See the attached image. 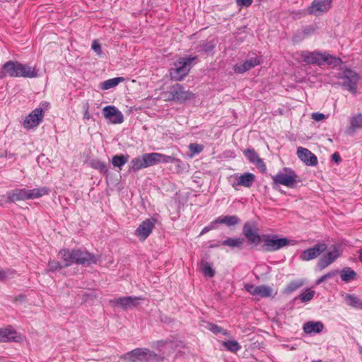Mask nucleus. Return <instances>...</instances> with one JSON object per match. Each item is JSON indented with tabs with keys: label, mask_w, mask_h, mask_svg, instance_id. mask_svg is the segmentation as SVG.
<instances>
[{
	"label": "nucleus",
	"mask_w": 362,
	"mask_h": 362,
	"mask_svg": "<svg viewBox=\"0 0 362 362\" xmlns=\"http://www.w3.org/2000/svg\"><path fill=\"white\" fill-rule=\"evenodd\" d=\"M260 64V60L257 57H251L246 59L242 64H237L233 66V70L236 74H243L247 71L255 67Z\"/></svg>",
	"instance_id": "obj_21"
},
{
	"label": "nucleus",
	"mask_w": 362,
	"mask_h": 362,
	"mask_svg": "<svg viewBox=\"0 0 362 362\" xmlns=\"http://www.w3.org/2000/svg\"><path fill=\"white\" fill-rule=\"evenodd\" d=\"M177 167H180L182 164H177V163H175Z\"/></svg>",
	"instance_id": "obj_63"
},
{
	"label": "nucleus",
	"mask_w": 362,
	"mask_h": 362,
	"mask_svg": "<svg viewBox=\"0 0 362 362\" xmlns=\"http://www.w3.org/2000/svg\"><path fill=\"white\" fill-rule=\"evenodd\" d=\"M104 117L112 124H121L124 121L123 114L113 105L105 106L103 109Z\"/></svg>",
	"instance_id": "obj_14"
},
{
	"label": "nucleus",
	"mask_w": 362,
	"mask_h": 362,
	"mask_svg": "<svg viewBox=\"0 0 362 362\" xmlns=\"http://www.w3.org/2000/svg\"><path fill=\"white\" fill-rule=\"evenodd\" d=\"M8 193V199L11 203L18 201L28 200L27 189L25 188H16L12 190H9Z\"/></svg>",
	"instance_id": "obj_26"
},
{
	"label": "nucleus",
	"mask_w": 362,
	"mask_h": 362,
	"mask_svg": "<svg viewBox=\"0 0 362 362\" xmlns=\"http://www.w3.org/2000/svg\"><path fill=\"white\" fill-rule=\"evenodd\" d=\"M244 288L245 291L252 296H257L259 286H255L251 284H245Z\"/></svg>",
	"instance_id": "obj_45"
},
{
	"label": "nucleus",
	"mask_w": 362,
	"mask_h": 362,
	"mask_svg": "<svg viewBox=\"0 0 362 362\" xmlns=\"http://www.w3.org/2000/svg\"><path fill=\"white\" fill-rule=\"evenodd\" d=\"M19 70V77L30 78L37 76L39 71L35 67H32L28 64H22L21 62Z\"/></svg>",
	"instance_id": "obj_27"
},
{
	"label": "nucleus",
	"mask_w": 362,
	"mask_h": 362,
	"mask_svg": "<svg viewBox=\"0 0 362 362\" xmlns=\"http://www.w3.org/2000/svg\"><path fill=\"white\" fill-rule=\"evenodd\" d=\"M327 248V245L324 243H318L315 244L313 247L308 248L303 250L300 256L299 259L301 261H310L317 258L320 256L323 252H325Z\"/></svg>",
	"instance_id": "obj_9"
},
{
	"label": "nucleus",
	"mask_w": 362,
	"mask_h": 362,
	"mask_svg": "<svg viewBox=\"0 0 362 362\" xmlns=\"http://www.w3.org/2000/svg\"><path fill=\"white\" fill-rule=\"evenodd\" d=\"M244 238H228L225 240L221 242L223 245L228 246L230 248H238L243 249V246L244 244Z\"/></svg>",
	"instance_id": "obj_33"
},
{
	"label": "nucleus",
	"mask_w": 362,
	"mask_h": 362,
	"mask_svg": "<svg viewBox=\"0 0 362 362\" xmlns=\"http://www.w3.org/2000/svg\"><path fill=\"white\" fill-rule=\"evenodd\" d=\"M59 255L64 262V267L73 264L90 266L96 264L100 259V255H95L83 248L62 249Z\"/></svg>",
	"instance_id": "obj_1"
},
{
	"label": "nucleus",
	"mask_w": 362,
	"mask_h": 362,
	"mask_svg": "<svg viewBox=\"0 0 362 362\" xmlns=\"http://www.w3.org/2000/svg\"><path fill=\"white\" fill-rule=\"evenodd\" d=\"M6 277V274L4 271L0 270V280H4Z\"/></svg>",
	"instance_id": "obj_60"
},
{
	"label": "nucleus",
	"mask_w": 362,
	"mask_h": 362,
	"mask_svg": "<svg viewBox=\"0 0 362 362\" xmlns=\"http://www.w3.org/2000/svg\"><path fill=\"white\" fill-rule=\"evenodd\" d=\"M332 0H313L311 5L308 8L309 14L320 16L327 12L331 7Z\"/></svg>",
	"instance_id": "obj_17"
},
{
	"label": "nucleus",
	"mask_w": 362,
	"mask_h": 362,
	"mask_svg": "<svg viewBox=\"0 0 362 362\" xmlns=\"http://www.w3.org/2000/svg\"><path fill=\"white\" fill-rule=\"evenodd\" d=\"M6 158L11 159L14 158L15 159V154L12 153H6Z\"/></svg>",
	"instance_id": "obj_59"
},
{
	"label": "nucleus",
	"mask_w": 362,
	"mask_h": 362,
	"mask_svg": "<svg viewBox=\"0 0 362 362\" xmlns=\"http://www.w3.org/2000/svg\"><path fill=\"white\" fill-rule=\"evenodd\" d=\"M165 343H166V341H158V346H163V345H164Z\"/></svg>",
	"instance_id": "obj_62"
},
{
	"label": "nucleus",
	"mask_w": 362,
	"mask_h": 362,
	"mask_svg": "<svg viewBox=\"0 0 362 362\" xmlns=\"http://www.w3.org/2000/svg\"><path fill=\"white\" fill-rule=\"evenodd\" d=\"M189 151L193 154H199V153H201L203 151L204 146L201 144L194 143V144H189Z\"/></svg>",
	"instance_id": "obj_47"
},
{
	"label": "nucleus",
	"mask_w": 362,
	"mask_h": 362,
	"mask_svg": "<svg viewBox=\"0 0 362 362\" xmlns=\"http://www.w3.org/2000/svg\"><path fill=\"white\" fill-rule=\"evenodd\" d=\"M236 3L240 6L248 7L252 4V0H236Z\"/></svg>",
	"instance_id": "obj_51"
},
{
	"label": "nucleus",
	"mask_w": 362,
	"mask_h": 362,
	"mask_svg": "<svg viewBox=\"0 0 362 362\" xmlns=\"http://www.w3.org/2000/svg\"><path fill=\"white\" fill-rule=\"evenodd\" d=\"M91 47L97 54L100 55L102 54L101 45L97 41L94 40L93 42Z\"/></svg>",
	"instance_id": "obj_49"
},
{
	"label": "nucleus",
	"mask_w": 362,
	"mask_h": 362,
	"mask_svg": "<svg viewBox=\"0 0 362 362\" xmlns=\"http://www.w3.org/2000/svg\"><path fill=\"white\" fill-rule=\"evenodd\" d=\"M140 298L133 296H124L110 300L109 303L112 306L119 307L123 310H127L136 307Z\"/></svg>",
	"instance_id": "obj_15"
},
{
	"label": "nucleus",
	"mask_w": 362,
	"mask_h": 362,
	"mask_svg": "<svg viewBox=\"0 0 362 362\" xmlns=\"http://www.w3.org/2000/svg\"><path fill=\"white\" fill-rule=\"evenodd\" d=\"M341 255L338 247L334 246L332 250L324 255L317 262V267L320 270H323L329 265L333 263Z\"/></svg>",
	"instance_id": "obj_13"
},
{
	"label": "nucleus",
	"mask_w": 362,
	"mask_h": 362,
	"mask_svg": "<svg viewBox=\"0 0 362 362\" xmlns=\"http://www.w3.org/2000/svg\"><path fill=\"white\" fill-rule=\"evenodd\" d=\"M300 56L303 62L308 64L321 66L327 64L330 66H337L343 62L340 57L331 55L325 52L304 50L300 52Z\"/></svg>",
	"instance_id": "obj_2"
},
{
	"label": "nucleus",
	"mask_w": 362,
	"mask_h": 362,
	"mask_svg": "<svg viewBox=\"0 0 362 362\" xmlns=\"http://www.w3.org/2000/svg\"><path fill=\"white\" fill-rule=\"evenodd\" d=\"M150 166H153L151 153H144L141 156L136 157L130 161L128 172H137Z\"/></svg>",
	"instance_id": "obj_8"
},
{
	"label": "nucleus",
	"mask_w": 362,
	"mask_h": 362,
	"mask_svg": "<svg viewBox=\"0 0 362 362\" xmlns=\"http://www.w3.org/2000/svg\"><path fill=\"white\" fill-rule=\"evenodd\" d=\"M357 273L351 268L346 267L340 272V277L343 282L349 283L357 279Z\"/></svg>",
	"instance_id": "obj_31"
},
{
	"label": "nucleus",
	"mask_w": 362,
	"mask_h": 362,
	"mask_svg": "<svg viewBox=\"0 0 362 362\" xmlns=\"http://www.w3.org/2000/svg\"><path fill=\"white\" fill-rule=\"evenodd\" d=\"M261 247L264 252H274L288 245H296L298 242L286 238H278L276 235L264 234Z\"/></svg>",
	"instance_id": "obj_4"
},
{
	"label": "nucleus",
	"mask_w": 362,
	"mask_h": 362,
	"mask_svg": "<svg viewBox=\"0 0 362 362\" xmlns=\"http://www.w3.org/2000/svg\"><path fill=\"white\" fill-rule=\"evenodd\" d=\"M332 160L337 163H339L341 160V157L337 152H335L332 155Z\"/></svg>",
	"instance_id": "obj_54"
},
{
	"label": "nucleus",
	"mask_w": 362,
	"mask_h": 362,
	"mask_svg": "<svg viewBox=\"0 0 362 362\" xmlns=\"http://www.w3.org/2000/svg\"><path fill=\"white\" fill-rule=\"evenodd\" d=\"M243 155L250 163L255 164L262 173H264L267 171L265 163L263 160L259 157L258 154L253 148H247L244 150Z\"/></svg>",
	"instance_id": "obj_19"
},
{
	"label": "nucleus",
	"mask_w": 362,
	"mask_h": 362,
	"mask_svg": "<svg viewBox=\"0 0 362 362\" xmlns=\"http://www.w3.org/2000/svg\"><path fill=\"white\" fill-rule=\"evenodd\" d=\"M43 116L42 109L35 108L25 119L23 127L28 129L37 127L42 122Z\"/></svg>",
	"instance_id": "obj_18"
},
{
	"label": "nucleus",
	"mask_w": 362,
	"mask_h": 362,
	"mask_svg": "<svg viewBox=\"0 0 362 362\" xmlns=\"http://www.w3.org/2000/svg\"><path fill=\"white\" fill-rule=\"evenodd\" d=\"M237 182L232 185L233 187L236 189L237 186H243L247 188H250L252 186L255 180V175L252 173H244L243 174L238 175H236Z\"/></svg>",
	"instance_id": "obj_22"
},
{
	"label": "nucleus",
	"mask_w": 362,
	"mask_h": 362,
	"mask_svg": "<svg viewBox=\"0 0 362 362\" xmlns=\"http://www.w3.org/2000/svg\"><path fill=\"white\" fill-rule=\"evenodd\" d=\"M273 187L277 185H284L289 188H293L296 184L300 182L299 176L290 168H284L282 171L272 176Z\"/></svg>",
	"instance_id": "obj_5"
},
{
	"label": "nucleus",
	"mask_w": 362,
	"mask_h": 362,
	"mask_svg": "<svg viewBox=\"0 0 362 362\" xmlns=\"http://www.w3.org/2000/svg\"><path fill=\"white\" fill-rule=\"evenodd\" d=\"M350 125L347 129L349 134H354L357 129H362V113H357L350 117Z\"/></svg>",
	"instance_id": "obj_28"
},
{
	"label": "nucleus",
	"mask_w": 362,
	"mask_h": 362,
	"mask_svg": "<svg viewBox=\"0 0 362 362\" xmlns=\"http://www.w3.org/2000/svg\"><path fill=\"white\" fill-rule=\"evenodd\" d=\"M345 299L347 304L350 306L362 310V300L358 297L347 294Z\"/></svg>",
	"instance_id": "obj_37"
},
{
	"label": "nucleus",
	"mask_w": 362,
	"mask_h": 362,
	"mask_svg": "<svg viewBox=\"0 0 362 362\" xmlns=\"http://www.w3.org/2000/svg\"><path fill=\"white\" fill-rule=\"evenodd\" d=\"M156 223V219L154 218L144 220L135 230V235L137 236L140 240H145L152 233Z\"/></svg>",
	"instance_id": "obj_11"
},
{
	"label": "nucleus",
	"mask_w": 362,
	"mask_h": 362,
	"mask_svg": "<svg viewBox=\"0 0 362 362\" xmlns=\"http://www.w3.org/2000/svg\"><path fill=\"white\" fill-rule=\"evenodd\" d=\"M148 349L136 348L120 356L121 359L129 362H146Z\"/></svg>",
	"instance_id": "obj_12"
},
{
	"label": "nucleus",
	"mask_w": 362,
	"mask_h": 362,
	"mask_svg": "<svg viewBox=\"0 0 362 362\" xmlns=\"http://www.w3.org/2000/svg\"><path fill=\"white\" fill-rule=\"evenodd\" d=\"M129 158V156L128 154L115 155L112 158V164L114 167L122 169V168L127 163Z\"/></svg>",
	"instance_id": "obj_35"
},
{
	"label": "nucleus",
	"mask_w": 362,
	"mask_h": 362,
	"mask_svg": "<svg viewBox=\"0 0 362 362\" xmlns=\"http://www.w3.org/2000/svg\"><path fill=\"white\" fill-rule=\"evenodd\" d=\"M242 232L243 235L250 245L257 246L262 242L263 235H260L258 233V228L255 221H250L245 222L243 225Z\"/></svg>",
	"instance_id": "obj_7"
},
{
	"label": "nucleus",
	"mask_w": 362,
	"mask_h": 362,
	"mask_svg": "<svg viewBox=\"0 0 362 362\" xmlns=\"http://www.w3.org/2000/svg\"><path fill=\"white\" fill-rule=\"evenodd\" d=\"M124 80V78L123 77H116L110 78L102 82L100 85V87L102 90H108L117 86L120 82H122Z\"/></svg>",
	"instance_id": "obj_34"
},
{
	"label": "nucleus",
	"mask_w": 362,
	"mask_h": 362,
	"mask_svg": "<svg viewBox=\"0 0 362 362\" xmlns=\"http://www.w3.org/2000/svg\"><path fill=\"white\" fill-rule=\"evenodd\" d=\"M50 192V189L46 187H42L39 188H35L33 189H27V198L28 199H38L44 195H47Z\"/></svg>",
	"instance_id": "obj_29"
},
{
	"label": "nucleus",
	"mask_w": 362,
	"mask_h": 362,
	"mask_svg": "<svg viewBox=\"0 0 362 362\" xmlns=\"http://www.w3.org/2000/svg\"><path fill=\"white\" fill-rule=\"evenodd\" d=\"M311 118L315 121H321L325 118V115L320 112H313L311 115Z\"/></svg>",
	"instance_id": "obj_50"
},
{
	"label": "nucleus",
	"mask_w": 362,
	"mask_h": 362,
	"mask_svg": "<svg viewBox=\"0 0 362 362\" xmlns=\"http://www.w3.org/2000/svg\"><path fill=\"white\" fill-rule=\"evenodd\" d=\"M202 271L204 276L208 277H213L215 275V270L210 264L206 262H202Z\"/></svg>",
	"instance_id": "obj_41"
},
{
	"label": "nucleus",
	"mask_w": 362,
	"mask_h": 362,
	"mask_svg": "<svg viewBox=\"0 0 362 362\" xmlns=\"http://www.w3.org/2000/svg\"><path fill=\"white\" fill-rule=\"evenodd\" d=\"M9 193L8 191L5 194L0 196V206H3L6 204H11V201H9Z\"/></svg>",
	"instance_id": "obj_48"
},
{
	"label": "nucleus",
	"mask_w": 362,
	"mask_h": 362,
	"mask_svg": "<svg viewBox=\"0 0 362 362\" xmlns=\"http://www.w3.org/2000/svg\"><path fill=\"white\" fill-rule=\"evenodd\" d=\"M341 74L337 76L339 79L343 80L340 86L353 95H356L358 90V83L359 75L349 67L341 68Z\"/></svg>",
	"instance_id": "obj_6"
},
{
	"label": "nucleus",
	"mask_w": 362,
	"mask_h": 362,
	"mask_svg": "<svg viewBox=\"0 0 362 362\" xmlns=\"http://www.w3.org/2000/svg\"><path fill=\"white\" fill-rule=\"evenodd\" d=\"M209 231H210V228H208V226H205V227L202 230V231H201V233H200L199 235H204V234H205V233H208Z\"/></svg>",
	"instance_id": "obj_58"
},
{
	"label": "nucleus",
	"mask_w": 362,
	"mask_h": 362,
	"mask_svg": "<svg viewBox=\"0 0 362 362\" xmlns=\"http://www.w3.org/2000/svg\"><path fill=\"white\" fill-rule=\"evenodd\" d=\"M326 280H327L326 277L325 276V275H323L316 280L315 284L320 285V284H322V282H324Z\"/></svg>",
	"instance_id": "obj_57"
},
{
	"label": "nucleus",
	"mask_w": 362,
	"mask_h": 362,
	"mask_svg": "<svg viewBox=\"0 0 362 362\" xmlns=\"http://www.w3.org/2000/svg\"><path fill=\"white\" fill-rule=\"evenodd\" d=\"M297 155L298 158L308 166H315L317 165V156L308 149L303 147L297 148Z\"/></svg>",
	"instance_id": "obj_20"
},
{
	"label": "nucleus",
	"mask_w": 362,
	"mask_h": 362,
	"mask_svg": "<svg viewBox=\"0 0 362 362\" xmlns=\"http://www.w3.org/2000/svg\"><path fill=\"white\" fill-rule=\"evenodd\" d=\"M217 222L228 227L235 226L240 223V219L236 215L220 216L217 218Z\"/></svg>",
	"instance_id": "obj_32"
},
{
	"label": "nucleus",
	"mask_w": 362,
	"mask_h": 362,
	"mask_svg": "<svg viewBox=\"0 0 362 362\" xmlns=\"http://www.w3.org/2000/svg\"><path fill=\"white\" fill-rule=\"evenodd\" d=\"M151 157L153 165L160 163L183 164L182 161L178 158L160 153H151Z\"/></svg>",
	"instance_id": "obj_23"
},
{
	"label": "nucleus",
	"mask_w": 362,
	"mask_h": 362,
	"mask_svg": "<svg viewBox=\"0 0 362 362\" xmlns=\"http://www.w3.org/2000/svg\"><path fill=\"white\" fill-rule=\"evenodd\" d=\"M221 242H222V241H214V240H213V241H209V242L208 243L207 247H208L209 249H212V248H216V247H220L221 245H223L221 244Z\"/></svg>",
	"instance_id": "obj_52"
},
{
	"label": "nucleus",
	"mask_w": 362,
	"mask_h": 362,
	"mask_svg": "<svg viewBox=\"0 0 362 362\" xmlns=\"http://www.w3.org/2000/svg\"><path fill=\"white\" fill-rule=\"evenodd\" d=\"M338 273H339L338 270H332V271H330V272H327V274H325V276L326 277V279L327 280L329 279L334 277Z\"/></svg>",
	"instance_id": "obj_53"
},
{
	"label": "nucleus",
	"mask_w": 362,
	"mask_h": 362,
	"mask_svg": "<svg viewBox=\"0 0 362 362\" xmlns=\"http://www.w3.org/2000/svg\"><path fill=\"white\" fill-rule=\"evenodd\" d=\"M324 329V325L322 322L308 321L303 325V329L305 334L320 333Z\"/></svg>",
	"instance_id": "obj_24"
},
{
	"label": "nucleus",
	"mask_w": 362,
	"mask_h": 362,
	"mask_svg": "<svg viewBox=\"0 0 362 362\" xmlns=\"http://www.w3.org/2000/svg\"><path fill=\"white\" fill-rule=\"evenodd\" d=\"M163 358L155 353L153 351L148 350L146 362H160L163 361Z\"/></svg>",
	"instance_id": "obj_43"
},
{
	"label": "nucleus",
	"mask_w": 362,
	"mask_h": 362,
	"mask_svg": "<svg viewBox=\"0 0 362 362\" xmlns=\"http://www.w3.org/2000/svg\"><path fill=\"white\" fill-rule=\"evenodd\" d=\"M208 329L215 334H223V335L228 334L226 330L223 329L221 327L214 323H209Z\"/></svg>",
	"instance_id": "obj_44"
},
{
	"label": "nucleus",
	"mask_w": 362,
	"mask_h": 362,
	"mask_svg": "<svg viewBox=\"0 0 362 362\" xmlns=\"http://www.w3.org/2000/svg\"><path fill=\"white\" fill-rule=\"evenodd\" d=\"M20 62L18 61H8L0 69V79L8 76L13 78L19 77Z\"/></svg>",
	"instance_id": "obj_16"
},
{
	"label": "nucleus",
	"mask_w": 362,
	"mask_h": 362,
	"mask_svg": "<svg viewBox=\"0 0 362 362\" xmlns=\"http://www.w3.org/2000/svg\"><path fill=\"white\" fill-rule=\"evenodd\" d=\"M273 289L267 285H260L258 288L257 296L261 298H267L272 296Z\"/></svg>",
	"instance_id": "obj_39"
},
{
	"label": "nucleus",
	"mask_w": 362,
	"mask_h": 362,
	"mask_svg": "<svg viewBox=\"0 0 362 362\" xmlns=\"http://www.w3.org/2000/svg\"><path fill=\"white\" fill-rule=\"evenodd\" d=\"M217 224H220L219 222H217V218L214 221L211 222L207 226L210 228V230L214 229Z\"/></svg>",
	"instance_id": "obj_56"
},
{
	"label": "nucleus",
	"mask_w": 362,
	"mask_h": 362,
	"mask_svg": "<svg viewBox=\"0 0 362 362\" xmlns=\"http://www.w3.org/2000/svg\"><path fill=\"white\" fill-rule=\"evenodd\" d=\"M216 43L214 40H205L201 42L194 47V50L199 53L209 54L211 53L216 47Z\"/></svg>",
	"instance_id": "obj_25"
},
{
	"label": "nucleus",
	"mask_w": 362,
	"mask_h": 362,
	"mask_svg": "<svg viewBox=\"0 0 362 362\" xmlns=\"http://www.w3.org/2000/svg\"><path fill=\"white\" fill-rule=\"evenodd\" d=\"M90 166L93 168L98 170L100 173L103 175H106L109 172L108 165L105 163L98 159L93 160L90 162Z\"/></svg>",
	"instance_id": "obj_36"
},
{
	"label": "nucleus",
	"mask_w": 362,
	"mask_h": 362,
	"mask_svg": "<svg viewBox=\"0 0 362 362\" xmlns=\"http://www.w3.org/2000/svg\"><path fill=\"white\" fill-rule=\"evenodd\" d=\"M315 296V291L307 288L305 292L300 294L296 298H299L302 302L311 300Z\"/></svg>",
	"instance_id": "obj_42"
},
{
	"label": "nucleus",
	"mask_w": 362,
	"mask_h": 362,
	"mask_svg": "<svg viewBox=\"0 0 362 362\" xmlns=\"http://www.w3.org/2000/svg\"><path fill=\"white\" fill-rule=\"evenodd\" d=\"M360 352L362 354V349L360 351Z\"/></svg>",
	"instance_id": "obj_64"
},
{
	"label": "nucleus",
	"mask_w": 362,
	"mask_h": 362,
	"mask_svg": "<svg viewBox=\"0 0 362 362\" xmlns=\"http://www.w3.org/2000/svg\"><path fill=\"white\" fill-rule=\"evenodd\" d=\"M222 346L226 348L227 351L233 353H236L241 349V346L236 340H228L223 341Z\"/></svg>",
	"instance_id": "obj_38"
},
{
	"label": "nucleus",
	"mask_w": 362,
	"mask_h": 362,
	"mask_svg": "<svg viewBox=\"0 0 362 362\" xmlns=\"http://www.w3.org/2000/svg\"><path fill=\"white\" fill-rule=\"evenodd\" d=\"M48 267L50 271L54 272L57 269L64 268V264L62 265L59 262L55 260H50L48 262Z\"/></svg>",
	"instance_id": "obj_46"
},
{
	"label": "nucleus",
	"mask_w": 362,
	"mask_h": 362,
	"mask_svg": "<svg viewBox=\"0 0 362 362\" xmlns=\"http://www.w3.org/2000/svg\"><path fill=\"white\" fill-rule=\"evenodd\" d=\"M303 284V282L300 280L292 281H291L285 288V291L287 293H291L301 287Z\"/></svg>",
	"instance_id": "obj_40"
},
{
	"label": "nucleus",
	"mask_w": 362,
	"mask_h": 362,
	"mask_svg": "<svg viewBox=\"0 0 362 362\" xmlns=\"http://www.w3.org/2000/svg\"><path fill=\"white\" fill-rule=\"evenodd\" d=\"M197 56L180 57L175 63L174 67L170 70V76L174 81H182L189 72Z\"/></svg>",
	"instance_id": "obj_3"
},
{
	"label": "nucleus",
	"mask_w": 362,
	"mask_h": 362,
	"mask_svg": "<svg viewBox=\"0 0 362 362\" xmlns=\"http://www.w3.org/2000/svg\"><path fill=\"white\" fill-rule=\"evenodd\" d=\"M168 94L169 100L185 101L192 97V93L185 90L183 86L180 83L172 86Z\"/></svg>",
	"instance_id": "obj_10"
},
{
	"label": "nucleus",
	"mask_w": 362,
	"mask_h": 362,
	"mask_svg": "<svg viewBox=\"0 0 362 362\" xmlns=\"http://www.w3.org/2000/svg\"><path fill=\"white\" fill-rule=\"evenodd\" d=\"M16 332L11 327L6 328H0V341L7 342L16 341Z\"/></svg>",
	"instance_id": "obj_30"
},
{
	"label": "nucleus",
	"mask_w": 362,
	"mask_h": 362,
	"mask_svg": "<svg viewBox=\"0 0 362 362\" xmlns=\"http://www.w3.org/2000/svg\"><path fill=\"white\" fill-rule=\"evenodd\" d=\"M84 108H85V110H84V113H83V119L89 120L90 119V115L89 110H88V105H86Z\"/></svg>",
	"instance_id": "obj_55"
},
{
	"label": "nucleus",
	"mask_w": 362,
	"mask_h": 362,
	"mask_svg": "<svg viewBox=\"0 0 362 362\" xmlns=\"http://www.w3.org/2000/svg\"><path fill=\"white\" fill-rule=\"evenodd\" d=\"M358 259L362 262V248L358 251Z\"/></svg>",
	"instance_id": "obj_61"
}]
</instances>
